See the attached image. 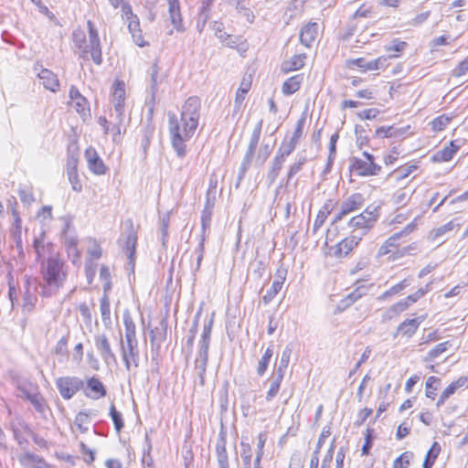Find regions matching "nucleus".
Instances as JSON below:
<instances>
[{
    "label": "nucleus",
    "instance_id": "1",
    "mask_svg": "<svg viewBox=\"0 0 468 468\" xmlns=\"http://www.w3.org/2000/svg\"><path fill=\"white\" fill-rule=\"evenodd\" d=\"M201 108L200 98L190 96L180 107V117L172 111L167 112L171 145L179 157L186 156V142L193 138L198 130Z\"/></svg>",
    "mask_w": 468,
    "mask_h": 468
},
{
    "label": "nucleus",
    "instance_id": "2",
    "mask_svg": "<svg viewBox=\"0 0 468 468\" xmlns=\"http://www.w3.org/2000/svg\"><path fill=\"white\" fill-rule=\"evenodd\" d=\"M414 228V224H409L402 230L388 238L379 247L378 256H387L388 261H395L414 255L418 250V243L410 236Z\"/></svg>",
    "mask_w": 468,
    "mask_h": 468
},
{
    "label": "nucleus",
    "instance_id": "3",
    "mask_svg": "<svg viewBox=\"0 0 468 468\" xmlns=\"http://www.w3.org/2000/svg\"><path fill=\"white\" fill-rule=\"evenodd\" d=\"M40 275L45 282L46 289L58 290L68 277L67 266L59 253L47 258L40 267Z\"/></svg>",
    "mask_w": 468,
    "mask_h": 468
},
{
    "label": "nucleus",
    "instance_id": "4",
    "mask_svg": "<svg viewBox=\"0 0 468 468\" xmlns=\"http://www.w3.org/2000/svg\"><path fill=\"white\" fill-rule=\"evenodd\" d=\"M338 235V227L331 226L326 231L324 248L325 256L335 257L340 260L350 255L359 245L362 238L356 235H349L342 239L335 245L329 246V242H333Z\"/></svg>",
    "mask_w": 468,
    "mask_h": 468
},
{
    "label": "nucleus",
    "instance_id": "5",
    "mask_svg": "<svg viewBox=\"0 0 468 468\" xmlns=\"http://www.w3.org/2000/svg\"><path fill=\"white\" fill-rule=\"evenodd\" d=\"M90 43L87 44L83 32L74 33V43L80 49V57L84 60L91 58L93 62L100 65L102 62L100 37L92 21L87 22Z\"/></svg>",
    "mask_w": 468,
    "mask_h": 468
},
{
    "label": "nucleus",
    "instance_id": "6",
    "mask_svg": "<svg viewBox=\"0 0 468 468\" xmlns=\"http://www.w3.org/2000/svg\"><path fill=\"white\" fill-rule=\"evenodd\" d=\"M380 207L368 205L362 212L352 217L348 222V227L353 230L369 231L378 222L380 217Z\"/></svg>",
    "mask_w": 468,
    "mask_h": 468
},
{
    "label": "nucleus",
    "instance_id": "7",
    "mask_svg": "<svg viewBox=\"0 0 468 468\" xmlns=\"http://www.w3.org/2000/svg\"><path fill=\"white\" fill-rule=\"evenodd\" d=\"M121 17L127 26L134 43L140 48L149 46V42L143 34L139 16L133 11L131 4L126 5L121 9Z\"/></svg>",
    "mask_w": 468,
    "mask_h": 468
},
{
    "label": "nucleus",
    "instance_id": "8",
    "mask_svg": "<svg viewBox=\"0 0 468 468\" xmlns=\"http://www.w3.org/2000/svg\"><path fill=\"white\" fill-rule=\"evenodd\" d=\"M364 158L356 157L352 160L350 170L359 176H377L381 171V166L375 163L374 156L364 152Z\"/></svg>",
    "mask_w": 468,
    "mask_h": 468
},
{
    "label": "nucleus",
    "instance_id": "9",
    "mask_svg": "<svg viewBox=\"0 0 468 468\" xmlns=\"http://www.w3.org/2000/svg\"><path fill=\"white\" fill-rule=\"evenodd\" d=\"M425 318V315L405 318L396 327L393 337L407 342L410 341L418 333Z\"/></svg>",
    "mask_w": 468,
    "mask_h": 468
},
{
    "label": "nucleus",
    "instance_id": "10",
    "mask_svg": "<svg viewBox=\"0 0 468 468\" xmlns=\"http://www.w3.org/2000/svg\"><path fill=\"white\" fill-rule=\"evenodd\" d=\"M365 203V198L361 193H353L344 199L339 207L338 211L335 214L331 222V226L341 221L347 215L359 210Z\"/></svg>",
    "mask_w": 468,
    "mask_h": 468
},
{
    "label": "nucleus",
    "instance_id": "11",
    "mask_svg": "<svg viewBox=\"0 0 468 468\" xmlns=\"http://www.w3.org/2000/svg\"><path fill=\"white\" fill-rule=\"evenodd\" d=\"M388 58L380 56L372 60H367L365 58H350L346 61V66L350 69H357L361 73L385 69L387 68Z\"/></svg>",
    "mask_w": 468,
    "mask_h": 468
},
{
    "label": "nucleus",
    "instance_id": "12",
    "mask_svg": "<svg viewBox=\"0 0 468 468\" xmlns=\"http://www.w3.org/2000/svg\"><path fill=\"white\" fill-rule=\"evenodd\" d=\"M79 154L72 153L68 155L66 162V175L73 191L80 193L83 190V183L79 173Z\"/></svg>",
    "mask_w": 468,
    "mask_h": 468
},
{
    "label": "nucleus",
    "instance_id": "13",
    "mask_svg": "<svg viewBox=\"0 0 468 468\" xmlns=\"http://www.w3.org/2000/svg\"><path fill=\"white\" fill-rule=\"evenodd\" d=\"M84 157L89 171L97 176H105L109 172V166L100 156L98 151L89 146L84 151Z\"/></svg>",
    "mask_w": 468,
    "mask_h": 468
},
{
    "label": "nucleus",
    "instance_id": "14",
    "mask_svg": "<svg viewBox=\"0 0 468 468\" xmlns=\"http://www.w3.org/2000/svg\"><path fill=\"white\" fill-rule=\"evenodd\" d=\"M461 389H468V376H459L452 380L440 394L435 405L437 408L444 405L447 400Z\"/></svg>",
    "mask_w": 468,
    "mask_h": 468
},
{
    "label": "nucleus",
    "instance_id": "15",
    "mask_svg": "<svg viewBox=\"0 0 468 468\" xmlns=\"http://www.w3.org/2000/svg\"><path fill=\"white\" fill-rule=\"evenodd\" d=\"M83 382L76 377H61L56 380L57 388L65 399H71L81 388Z\"/></svg>",
    "mask_w": 468,
    "mask_h": 468
},
{
    "label": "nucleus",
    "instance_id": "16",
    "mask_svg": "<svg viewBox=\"0 0 468 468\" xmlns=\"http://www.w3.org/2000/svg\"><path fill=\"white\" fill-rule=\"evenodd\" d=\"M68 106L74 109L80 115H86L90 112V103L79 89L72 85L69 90Z\"/></svg>",
    "mask_w": 468,
    "mask_h": 468
},
{
    "label": "nucleus",
    "instance_id": "17",
    "mask_svg": "<svg viewBox=\"0 0 468 468\" xmlns=\"http://www.w3.org/2000/svg\"><path fill=\"white\" fill-rule=\"evenodd\" d=\"M126 100V85L122 80H115L112 84V101L120 117L123 115Z\"/></svg>",
    "mask_w": 468,
    "mask_h": 468
},
{
    "label": "nucleus",
    "instance_id": "18",
    "mask_svg": "<svg viewBox=\"0 0 468 468\" xmlns=\"http://www.w3.org/2000/svg\"><path fill=\"white\" fill-rule=\"evenodd\" d=\"M168 5V18L173 29L177 32L185 30L183 16L179 0H166Z\"/></svg>",
    "mask_w": 468,
    "mask_h": 468
},
{
    "label": "nucleus",
    "instance_id": "19",
    "mask_svg": "<svg viewBox=\"0 0 468 468\" xmlns=\"http://www.w3.org/2000/svg\"><path fill=\"white\" fill-rule=\"evenodd\" d=\"M107 389L103 383L96 377L86 380L85 395L91 399H100L106 396Z\"/></svg>",
    "mask_w": 468,
    "mask_h": 468
},
{
    "label": "nucleus",
    "instance_id": "20",
    "mask_svg": "<svg viewBox=\"0 0 468 468\" xmlns=\"http://www.w3.org/2000/svg\"><path fill=\"white\" fill-rule=\"evenodd\" d=\"M252 87V75L249 74L244 76L239 83V88L236 90L235 99H234V107L238 111H239L242 107V104L247 97V94L250 90Z\"/></svg>",
    "mask_w": 468,
    "mask_h": 468
},
{
    "label": "nucleus",
    "instance_id": "21",
    "mask_svg": "<svg viewBox=\"0 0 468 468\" xmlns=\"http://www.w3.org/2000/svg\"><path fill=\"white\" fill-rule=\"evenodd\" d=\"M122 356L124 362L125 367L129 370L132 366L137 367L138 350L137 341L126 342L124 346L122 344Z\"/></svg>",
    "mask_w": 468,
    "mask_h": 468
},
{
    "label": "nucleus",
    "instance_id": "22",
    "mask_svg": "<svg viewBox=\"0 0 468 468\" xmlns=\"http://www.w3.org/2000/svg\"><path fill=\"white\" fill-rule=\"evenodd\" d=\"M333 199H327L319 208L313 225V231L316 232L325 223L328 216L332 213L335 207Z\"/></svg>",
    "mask_w": 468,
    "mask_h": 468
},
{
    "label": "nucleus",
    "instance_id": "23",
    "mask_svg": "<svg viewBox=\"0 0 468 468\" xmlns=\"http://www.w3.org/2000/svg\"><path fill=\"white\" fill-rule=\"evenodd\" d=\"M317 23H308L300 32V40L306 47H311L318 37Z\"/></svg>",
    "mask_w": 468,
    "mask_h": 468
},
{
    "label": "nucleus",
    "instance_id": "24",
    "mask_svg": "<svg viewBox=\"0 0 468 468\" xmlns=\"http://www.w3.org/2000/svg\"><path fill=\"white\" fill-rule=\"evenodd\" d=\"M303 75L295 74L286 79L282 84V92L285 96H291L296 93L302 87Z\"/></svg>",
    "mask_w": 468,
    "mask_h": 468
},
{
    "label": "nucleus",
    "instance_id": "25",
    "mask_svg": "<svg viewBox=\"0 0 468 468\" xmlns=\"http://www.w3.org/2000/svg\"><path fill=\"white\" fill-rule=\"evenodd\" d=\"M441 387V378L431 375L425 381V397L432 401H437L440 395L438 391Z\"/></svg>",
    "mask_w": 468,
    "mask_h": 468
},
{
    "label": "nucleus",
    "instance_id": "26",
    "mask_svg": "<svg viewBox=\"0 0 468 468\" xmlns=\"http://www.w3.org/2000/svg\"><path fill=\"white\" fill-rule=\"evenodd\" d=\"M38 78L41 80L43 86L51 90L52 92H56L59 89V80L55 73L48 69H43L38 73Z\"/></svg>",
    "mask_w": 468,
    "mask_h": 468
},
{
    "label": "nucleus",
    "instance_id": "27",
    "mask_svg": "<svg viewBox=\"0 0 468 468\" xmlns=\"http://www.w3.org/2000/svg\"><path fill=\"white\" fill-rule=\"evenodd\" d=\"M306 55L305 54H295L288 59H285L282 64V71L288 73L291 71H296L303 69L305 65Z\"/></svg>",
    "mask_w": 468,
    "mask_h": 468
},
{
    "label": "nucleus",
    "instance_id": "28",
    "mask_svg": "<svg viewBox=\"0 0 468 468\" xmlns=\"http://www.w3.org/2000/svg\"><path fill=\"white\" fill-rule=\"evenodd\" d=\"M226 444V436L223 432H221L219 434V441L216 445V453L217 461L218 463V468H229Z\"/></svg>",
    "mask_w": 468,
    "mask_h": 468
},
{
    "label": "nucleus",
    "instance_id": "29",
    "mask_svg": "<svg viewBox=\"0 0 468 468\" xmlns=\"http://www.w3.org/2000/svg\"><path fill=\"white\" fill-rule=\"evenodd\" d=\"M278 279L273 281L271 286L269 290H267L266 293L262 296V301L264 303H269L271 302L274 297L281 292L284 281H285V271H278Z\"/></svg>",
    "mask_w": 468,
    "mask_h": 468
},
{
    "label": "nucleus",
    "instance_id": "30",
    "mask_svg": "<svg viewBox=\"0 0 468 468\" xmlns=\"http://www.w3.org/2000/svg\"><path fill=\"white\" fill-rule=\"evenodd\" d=\"M458 150L459 145H457L454 141H451L449 145L434 154L432 160L436 163L449 162L452 159Z\"/></svg>",
    "mask_w": 468,
    "mask_h": 468
},
{
    "label": "nucleus",
    "instance_id": "31",
    "mask_svg": "<svg viewBox=\"0 0 468 468\" xmlns=\"http://www.w3.org/2000/svg\"><path fill=\"white\" fill-rule=\"evenodd\" d=\"M65 250L68 257L73 264L79 263L81 258V251L79 249V242L76 238H68L65 240Z\"/></svg>",
    "mask_w": 468,
    "mask_h": 468
},
{
    "label": "nucleus",
    "instance_id": "32",
    "mask_svg": "<svg viewBox=\"0 0 468 468\" xmlns=\"http://www.w3.org/2000/svg\"><path fill=\"white\" fill-rule=\"evenodd\" d=\"M407 48L408 43L406 41L395 38L385 47V51L388 54V58H398L402 56Z\"/></svg>",
    "mask_w": 468,
    "mask_h": 468
},
{
    "label": "nucleus",
    "instance_id": "33",
    "mask_svg": "<svg viewBox=\"0 0 468 468\" xmlns=\"http://www.w3.org/2000/svg\"><path fill=\"white\" fill-rule=\"evenodd\" d=\"M96 346L101 351V356L105 359L115 360L116 356L112 350L110 341L105 335H98L95 339Z\"/></svg>",
    "mask_w": 468,
    "mask_h": 468
},
{
    "label": "nucleus",
    "instance_id": "34",
    "mask_svg": "<svg viewBox=\"0 0 468 468\" xmlns=\"http://www.w3.org/2000/svg\"><path fill=\"white\" fill-rule=\"evenodd\" d=\"M454 118V114H441L431 120L430 122L431 128L434 133L444 131Z\"/></svg>",
    "mask_w": 468,
    "mask_h": 468
},
{
    "label": "nucleus",
    "instance_id": "35",
    "mask_svg": "<svg viewBox=\"0 0 468 468\" xmlns=\"http://www.w3.org/2000/svg\"><path fill=\"white\" fill-rule=\"evenodd\" d=\"M409 286V280L403 279L398 283L391 286L388 290L385 291L381 296L380 299L382 300H388L390 298H393L395 296L401 295L404 292V290Z\"/></svg>",
    "mask_w": 468,
    "mask_h": 468
},
{
    "label": "nucleus",
    "instance_id": "36",
    "mask_svg": "<svg viewBox=\"0 0 468 468\" xmlns=\"http://www.w3.org/2000/svg\"><path fill=\"white\" fill-rule=\"evenodd\" d=\"M305 122H306L305 115H303L301 118L298 119L296 125H295L293 134H292V136L290 140L289 145H288V148L290 149V151H293L295 149L299 140L303 136Z\"/></svg>",
    "mask_w": 468,
    "mask_h": 468
},
{
    "label": "nucleus",
    "instance_id": "37",
    "mask_svg": "<svg viewBox=\"0 0 468 468\" xmlns=\"http://www.w3.org/2000/svg\"><path fill=\"white\" fill-rule=\"evenodd\" d=\"M419 168V162H409L404 165H399L394 171L397 175L398 180H403L414 173Z\"/></svg>",
    "mask_w": 468,
    "mask_h": 468
},
{
    "label": "nucleus",
    "instance_id": "38",
    "mask_svg": "<svg viewBox=\"0 0 468 468\" xmlns=\"http://www.w3.org/2000/svg\"><path fill=\"white\" fill-rule=\"evenodd\" d=\"M441 447L439 444V442L434 441L425 456L422 467L432 468L435 463V461L437 460L439 454L441 453Z\"/></svg>",
    "mask_w": 468,
    "mask_h": 468
},
{
    "label": "nucleus",
    "instance_id": "39",
    "mask_svg": "<svg viewBox=\"0 0 468 468\" xmlns=\"http://www.w3.org/2000/svg\"><path fill=\"white\" fill-rule=\"evenodd\" d=\"M292 151H290L288 148L285 152H281L276 154V156L273 159L271 168L270 170V175L275 178L280 171L282 170V167L285 162L286 157L292 153Z\"/></svg>",
    "mask_w": 468,
    "mask_h": 468
},
{
    "label": "nucleus",
    "instance_id": "40",
    "mask_svg": "<svg viewBox=\"0 0 468 468\" xmlns=\"http://www.w3.org/2000/svg\"><path fill=\"white\" fill-rule=\"evenodd\" d=\"M283 379V372L282 369H279V372L275 378H273L271 381L270 388L266 394V399L268 401L271 400L273 398H275L279 390L281 388V385Z\"/></svg>",
    "mask_w": 468,
    "mask_h": 468
},
{
    "label": "nucleus",
    "instance_id": "41",
    "mask_svg": "<svg viewBox=\"0 0 468 468\" xmlns=\"http://www.w3.org/2000/svg\"><path fill=\"white\" fill-rule=\"evenodd\" d=\"M412 191L407 188H400L393 195V202L398 207H405L411 199Z\"/></svg>",
    "mask_w": 468,
    "mask_h": 468
},
{
    "label": "nucleus",
    "instance_id": "42",
    "mask_svg": "<svg viewBox=\"0 0 468 468\" xmlns=\"http://www.w3.org/2000/svg\"><path fill=\"white\" fill-rule=\"evenodd\" d=\"M18 461L20 464L25 467L33 465L35 468V466L40 464L44 459L35 453L26 452L18 457Z\"/></svg>",
    "mask_w": 468,
    "mask_h": 468
},
{
    "label": "nucleus",
    "instance_id": "43",
    "mask_svg": "<svg viewBox=\"0 0 468 468\" xmlns=\"http://www.w3.org/2000/svg\"><path fill=\"white\" fill-rule=\"evenodd\" d=\"M88 242L90 244V248L87 250L89 256L88 261H93L99 260L102 255V250L99 241L94 238H90Z\"/></svg>",
    "mask_w": 468,
    "mask_h": 468
},
{
    "label": "nucleus",
    "instance_id": "44",
    "mask_svg": "<svg viewBox=\"0 0 468 468\" xmlns=\"http://www.w3.org/2000/svg\"><path fill=\"white\" fill-rule=\"evenodd\" d=\"M273 356V348L271 346H269L264 351V354L262 355L261 360L259 361L258 367H257V373L259 376H262L265 374V372L268 369L270 361Z\"/></svg>",
    "mask_w": 468,
    "mask_h": 468
},
{
    "label": "nucleus",
    "instance_id": "45",
    "mask_svg": "<svg viewBox=\"0 0 468 468\" xmlns=\"http://www.w3.org/2000/svg\"><path fill=\"white\" fill-rule=\"evenodd\" d=\"M130 226V232L125 239V248L130 252L131 255L134 254L137 245V233L133 229V224L132 220L128 221Z\"/></svg>",
    "mask_w": 468,
    "mask_h": 468
},
{
    "label": "nucleus",
    "instance_id": "46",
    "mask_svg": "<svg viewBox=\"0 0 468 468\" xmlns=\"http://www.w3.org/2000/svg\"><path fill=\"white\" fill-rule=\"evenodd\" d=\"M154 126L148 125L142 131V138L140 142V145L143 149L144 154L146 155L149 146L151 144V141L154 134Z\"/></svg>",
    "mask_w": 468,
    "mask_h": 468
},
{
    "label": "nucleus",
    "instance_id": "47",
    "mask_svg": "<svg viewBox=\"0 0 468 468\" xmlns=\"http://www.w3.org/2000/svg\"><path fill=\"white\" fill-rule=\"evenodd\" d=\"M374 6L369 2L362 3L358 8L355 11L353 17L354 18H367L371 17L374 15Z\"/></svg>",
    "mask_w": 468,
    "mask_h": 468
},
{
    "label": "nucleus",
    "instance_id": "48",
    "mask_svg": "<svg viewBox=\"0 0 468 468\" xmlns=\"http://www.w3.org/2000/svg\"><path fill=\"white\" fill-rule=\"evenodd\" d=\"M451 346L452 344L450 341L440 343L428 352L427 356L430 360H434L445 353Z\"/></svg>",
    "mask_w": 468,
    "mask_h": 468
},
{
    "label": "nucleus",
    "instance_id": "49",
    "mask_svg": "<svg viewBox=\"0 0 468 468\" xmlns=\"http://www.w3.org/2000/svg\"><path fill=\"white\" fill-rule=\"evenodd\" d=\"M241 459L244 464V468H252V448L249 443H241ZM256 468V459L254 460V467Z\"/></svg>",
    "mask_w": 468,
    "mask_h": 468
},
{
    "label": "nucleus",
    "instance_id": "50",
    "mask_svg": "<svg viewBox=\"0 0 468 468\" xmlns=\"http://www.w3.org/2000/svg\"><path fill=\"white\" fill-rule=\"evenodd\" d=\"M332 434V428H331V425H325L323 429H322V431L318 437V441L316 442V445H315V449L314 451V454H318L320 453V451L323 447V445L325 443V441L327 440V438H329Z\"/></svg>",
    "mask_w": 468,
    "mask_h": 468
},
{
    "label": "nucleus",
    "instance_id": "51",
    "mask_svg": "<svg viewBox=\"0 0 468 468\" xmlns=\"http://www.w3.org/2000/svg\"><path fill=\"white\" fill-rule=\"evenodd\" d=\"M413 453L411 452H404L397 457L393 463L392 468H408L410 464Z\"/></svg>",
    "mask_w": 468,
    "mask_h": 468
},
{
    "label": "nucleus",
    "instance_id": "52",
    "mask_svg": "<svg viewBox=\"0 0 468 468\" xmlns=\"http://www.w3.org/2000/svg\"><path fill=\"white\" fill-rule=\"evenodd\" d=\"M124 327H125V340L126 342H133L136 340V327L133 321L127 317L124 318Z\"/></svg>",
    "mask_w": 468,
    "mask_h": 468
},
{
    "label": "nucleus",
    "instance_id": "53",
    "mask_svg": "<svg viewBox=\"0 0 468 468\" xmlns=\"http://www.w3.org/2000/svg\"><path fill=\"white\" fill-rule=\"evenodd\" d=\"M110 416L113 421L114 428L117 432H120L124 426L123 420H122V415L120 411H118L115 408V406L112 404L110 407Z\"/></svg>",
    "mask_w": 468,
    "mask_h": 468
},
{
    "label": "nucleus",
    "instance_id": "54",
    "mask_svg": "<svg viewBox=\"0 0 468 468\" xmlns=\"http://www.w3.org/2000/svg\"><path fill=\"white\" fill-rule=\"evenodd\" d=\"M373 429H367L365 432V441L361 449V453L364 456H367L370 454V450L373 446Z\"/></svg>",
    "mask_w": 468,
    "mask_h": 468
},
{
    "label": "nucleus",
    "instance_id": "55",
    "mask_svg": "<svg viewBox=\"0 0 468 468\" xmlns=\"http://www.w3.org/2000/svg\"><path fill=\"white\" fill-rule=\"evenodd\" d=\"M396 135L397 131L393 125L380 126L375 131V136L380 139L390 138Z\"/></svg>",
    "mask_w": 468,
    "mask_h": 468
},
{
    "label": "nucleus",
    "instance_id": "56",
    "mask_svg": "<svg viewBox=\"0 0 468 468\" xmlns=\"http://www.w3.org/2000/svg\"><path fill=\"white\" fill-rule=\"evenodd\" d=\"M27 399L34 405L37 410L43 411L46 407L45 399L39 394H27Z\"/></svg>",
    "mask_w": 468,
    "mask_h": 468
},
{
    "label": "nucleus",
    "instance_id": "57",
    "mask_svg": "<svg viewBox=\"0 0 468 468\" xmlns=\"http://www.w3.org/2000/svg\"><path fill=\"white\" fill-rule=\"evenodd\" d=\"M211 330H212V323L211 322L208 323L207 324H206L203 328L201 343H202V349L204 350L205 353H207V349H208Z\"/></svg>",
    "mask_w": 468,
    "mask_h": 468
},
{
    "label": "nucleus",
    "instance_id": "58",
    "mask_svg": "<svg viewBox=\"0 0 468 468\" xmlns=\"http://www.w3.org/2000/svg\"><path fill=\"white\" fill-rule=\"evenodd\" d=\"M400 155V151L398 147L394 146L390 149V151L384 155L383 161L386 165H391L395 164Z\"/></svg>",
    "mask_w": 468,
    "mask_h": 468
},
{
    "label": "nucleus",
    "instance_id": "59",
    "mask_svg": "<svg viewBox=\"0 0 468 468\" xmlns=\"http://www.w3.org/2000/svg\"><path fill=\"white\" fill-rule=\"evenodd\" d=\"M214 207V202H210L209 200L207 201V204L205 206V208L202 212L201 221L202 225L205 228L206 226L209 225L211 221L212 217V208Z\"/></svg>",
    "mask_w": 468,
    "mask_h": 468
},
{
    "label": "nucleus",
    "instance_id": "60",
    "mask_svg": "<svg viewBox=\"0 0 468 468\" xmlns=\"http://www.w3.org/2000/svg\"><path fill=\"white\" fill-rule=\"evenodd\" d=\"M266 441V436L264 433H260L258 436V452L256 456V468H261V461L263 455V448Z\"/></svg>",
    "mask_w": 468,
    "mask_h": 468
},
{
    "label": "nucleus",
    "instance_id": "61",
    "mask_svg": "<svg viewBox=\"0 0 468 468\" xmlns=\"http://www.w3.org/2000/svg\"><path fill=\"white\" fill-rule=\"evenodd\" d=\"M379 111L375 108L366 109L357 113V117L361 121L373 120L378 117Z\"/></svg>",
    "mask_w": 468,
    "mask_h": 468
},
{
    "label": "nucleus",
    "instance_id": "62",
    "mask_svg": "<svg viewBox=\"0 0 468 468\" xmlns=\"http://www.w3.org/2000/svg\"><path fill=\"white\" fill-rule=\"evenodd\" d=\"M410 308L409 304L405 301V299H401L399 302L392 304L389 308V311L395 314L396 315H399Z\"/></svg>",
    "mask_w": 468,
    "mask_h": 468
},
{
    "label": "nucleus",
    "instance_id": "63",
    "mask_svg": "<svg viewBox=\"0 0 468 468\" xmlns=\"http://www.w3.org/2000/svg\"><path fill=\"white\" fill-rule=\"evenodd\" d=\"M101 313L103 320L110 319L111 308L109 297L107 295H103L101 299Z\"/></svg>",
    "mask_w": 468,
    "mask_h": 468
},
{
    "label": "nucleus",
    "instance_id": "64",
    "mask_svg": "<svg viewBox=\"0 0 468 468\" xmlns=\"http://www.w3.org/2000/svg\"><path fill=\"white\" fill-rule=\"evenodd\" d=\"M468 71V59L465 58L462 60L453 69L452 75L454 77H462L466 74Z\"/></svg>",
    "mask_w": 468,
    "mask_h": 468
}]
</instances>
